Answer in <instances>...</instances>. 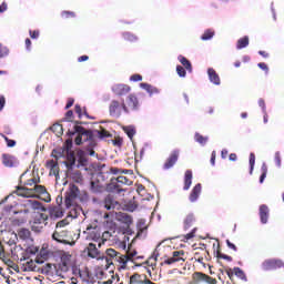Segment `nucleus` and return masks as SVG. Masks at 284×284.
Returning <instances> with one entry per match:
<instances>
[{
    "label": "nucleus",
    "instance_id": "f257e3e1",
    "mask_svg": "<svg viewBox=\"0 0 284 284\" xmlns=\"http://www.w3.org/2000/svg\"><path fill=\"white\" fill-rule=\"evenodd\" d=\"M80 121L75 122V126H74V132H71L70 134L74 135L78 134L74 143L75 145H81V143H89V145L87 146V151L89 152L90 156H94V148H97V139L94 135V132H92V130H88L83 126H81Z\"/></svg>",
    "mask_w": 284,
    "mask_h": 284
},
{
    "label": "nucleus",
    "instance_id": "f03ea898",
    "mask_svg": "<svg viewBox=\"0 0 284 284\" xmlns=\"http://www.w3.org/2000/svg\"><path fill=\"white\" fill-rule=\"evenodd\" d=\"M105 261L109 265H113L114 263H119L120 267L122 270H125L128 267L129 261H134V256H136V251H126V254H121L114 248H108L105 251Z\"/></svg>",
    "mask_w": 284,
    "mask_h": 284
},
{
    "label": "nucleus",
    "instance_id": "7ed1b4c3",
    "mask_svg": "<svg viewBox=\"0 0 284 284\" xmlns=\"http://www.w3.org/2000/svg\"><path fill=\"white\" fill-rule=\"evenodd\" d=\"M83 237L85 241H94L98 244V247H101L105 243V236H110V232H104L101 235V227L97 225H88L85 231H83Z\"/></svg>",
    "mask_w": 284,
    "mask_h": 284
},
{
    "label": "nucleus",
    "instance_id": "20e7f679",
    "mask_svg": "<svg viewBox=\"0 0 284 284\" xmlns=\"http://www.w3.org/2000/svg\"><path fill=\"white\" fill-rule=\"evenodd\" d=\"M123 185H132V180L125 175L112 178L110 183L106 184V192L121 194V192H125V190H123Z\"/></svg>",
    "mask_w": 284,
    "mask_h": 284
},
{
    "label": "nucleus",
    "instance_id": "39448f33",
    "mask_svg": "<svg viewBox=\"0 0 284 284\" xmlns=\"http://www.w3.org/2000/svg\"><path fill=\"white\" fill-rule=\"evenodd\" d=\"M52 240L62 245H74V236L68 229H55L52 234Z\"/></svg>",
    "mask_w": 284,
    "mask_h": 284
},
{
    "label": "nucleus",
    "instance_id": "423d86ee",
    "mask_svg": "<svg viewBox=\"0 0 284 284\" xmlns=\"http://www.w3.org/2000/svg\"><path fill=\"white\" fill-rule=\"evenodd\" d=\"M57 257L60 260L59 267L61 272H68L70 268L74 267L75 265L74 256L70 254V252L58 251Z\"/></svg>",
    "mask_w": 284,
    "mask_h": 284
},
{
    "label": "nucleus",
    "instance_id": "0eeeda50",
    "mask_svg": "<svg viewBox=\"0 0 284 284\" xmlns=\"http://www.w3.org/2000/svg\"><path fill=\"white\" fill-rule=\"evenodd\" d=\"M121 112H125L128 114L130 109L124 101L119 102L116 100H112L109 105V114L114 119H119L121 116Z\"/></svg>",
    "mask_w": 284,
    "mask_h": 284
},
{
    "label": "nucleus",
    "instance_id": "6e6552de",
    "mask_svg": "<svg viewBox=\"0 0 284 284\" xmlns=\"http://www.w3.org/2000/svg\"><path fill=\"white\" fill-rule=\"evenodd\" d=\"M79 186H77L75 184H70L69 191L67 192V196L64 200L65 207H72V204L79 197Z\"/></svg>",
    "mask_w": 284,
    "mask_h": 284
},
{
    "label": "nucleus",
    "instance_id": "1a4fd4ad",
    "mask_svg": "<svg viewBox=\"0 0 284 284\" xmlns=\"http://www.w3.org/2000/svg\"><path fill=\"white\" fill-rule=\"evenodd\" d=\"M281 267L284 268V263L283 261L276 258L265 260L262 263V270H264V272H270L272 270H281Z\"/></svg>",
    "mask_w": 284,
    "mask_h": 284
},
{
    "label": "nucleus",
    "instance_id": "9d476101",
    "mask_svg": "<svg viewBox=\"0 0 284 284\" xmlns=\"http://www.w3.org/2000/svg\"><path fill=\"white\" fill-rule=\"evenodd\" d=\"M185 251H174L171 257L163 261L162 265H174V263H185Z\"/></svg>",
    "mask_w": 284,
    "mask_h": 284
},
{
    "label": "nucleus",
    "instance_id": "9b49d317",
    "mask_svg": "<svg viewBox=\"0 0 284 284\" xmlns=\"http://www.w3.org/2000/svg\"><path fill=\"white\" fill-rule=\"evenodd\" d=\"M84 252H87V255L89 256V258H97V261L105 258L103 253L99 251V248L97 247V244L94 243H89Z\"/></svg>",
    "mask_w": 284,
    "mask_h": 284
},
{
    "label": "nucleus",
    "instance_id": "f8f14e48",
    "mask_svg": "<svg viewBox=\"0 0 284 284\" xmlns=\"http://www.w3.org/2000/svg\"><path fill=\"white\" fill-rule=\"evenodd\" d=\"M48 215L47 214H39L38 216H36L33 224H32V230L34 232H41V230H43L44 225H48Z\"/></svg>",
    "mask_w": 284,
    "mask_h": 284
},
{
    "label": "nucleus",
    "instance_id": "ddd939ff",
    "mask_svg": "<svg viewBox=\"0 0 284 284\" xmlns=\"http://www.w3.org/2000/svg\"><path fill=\"white\" fill-rule=\"evenodd\" d=\"M32 197L34 196H43V201L47 203L50 202V193H48V189L44 185H36L32 189Z\"/></svg>",
    "mask_w": 284,
    "mask_h": 284
},
{
    "label": "nucleus",
    "instance_id": "4468645a",
    "mask_svg": "<svg viewBox=\"0 0 284 284\" xmlns=\"http://www.w3.org/2000/svg\"><path fill=\"white\" fill-rule=\"evenodd\" d=\"M180 151L173 150L166 161L163 164V170H170L176 165V161H179Z\"/></svg>",
    "mask_w": 284,
    "mask_h": 284
},
{
    "label": "nucleus",
    "instance_id": "2eb2a0df",
    "mask_svg": "<svg viewBox=\"0 0 284 284\" xmlns=\"http://www.w3.org/2000/svg\"><path fill=\"white\" fill-rule=\"evenodd\" d=\"M131 90L128 84H114L112 87V92L115 93L116 97H125V94H130Z\"/></svg>",
    "mask_w": 284,
    "mask_h": 284
},
{
    "label": "nucleus",
    "instance_id": "dca6fc26",
    "mask_svg": "<svg viewBox=\"0 0 284 284\" xmlns=\"http://www.w3.org/2000/svg\"><path fill=\"white\" fill-rule=\"evenodd\" d=\"M19 161L14 155L3 153L2 154V164L4 168H16L18 165Z\"/></svg>",
    "mask_w": 284,
    "mask_h": 284
},
{
    "label": "nucleus",
    "instance_id": "f3484780",
    "mask_svg": "<svg viewBox=\"0 0 284 284\" xmlns=\"http://www.w3.org/2000/svg\"><path fill=\"white\" fill-rule=\"evenodd\" d=\"M103 203H104L105 210H119V207H121V204H119V201H116L112 195H106Z\"/></svg>",
    "mask_w": 284,
    "mask_h": 284
},
{
    "label": "nucleus",
    "instance_id": "a211bd4d",
    "mask_svg": "<svg viewBox=\"0 0 284 284\" xmlns=\"http://www.w3.org/2000/svg\"><path fill=\"white\" fill-rule=\"evenodd\" d=\"M45 168L50 170V176H55V179H59V162L54 160H48Z\"/></svg>",
    "mask_w": 284,
    "mask_h": 284
},
{
    "label": "nucleus",
    "instance_id": "6ab92c4d",
    "mask_svg": "<svg viewBox=\"0 0 284 284\" xmlns=\"http://www.w3.org/2000/svg\"><path fill=\"white\" fill-rule=\"evenodd\" d=\"M14 194H17V196H22L23 199H32V189L26 186H17Z\"/></svg>",
    "mask_w": 284,
    "mask_h": 284
},
{
    "label": "nucleus",
    "instance_id": "aec40b11",
    "mask_svg": "<svg viewBox=\"0 0 284 284\" xmlns=\"http://www.w3.org/2000/svg\"><path fill=\"white\" fill-rule=\"evenodd\" d=\"M268 219H270V207L265 204H262L260 206L261 223H263V225H265L267 223Z\"/></svg>",
    "mask_w": 284,
    "mask_h": 284
},
{
    "label": "nucleus",
    "instance_id": "412c9836",
    "mask_svg": "<svg viewBox=\"0 0 284 284\" xmlns=\"http://www.w3.org/2000/svg\"><path fill=\"white\" fill-rule=\"evenodd\" d=\"M148 281V275H141L139 273H134L129 281V284H145Z\"/></svg>",
    "mask_w": 284,
    "mask_h": 284
},
{
    "label": "nucleus",
    "instance_id": "4be33fe9",
    "mask_svg": "<svg viewBox=\"0 0 284 284\" xmlns=\"http://www.w3.org/2000/svg\"><path fill=\"white\" fill-rule=\"evenodd\" d=\"M207 74L211 83H214V85H221V78L219 77V73H216V70L210 68L207 70Z\"/></svg>",
    "mask_w": 284,
    "mask_h": 284
},
{
    "label": "nucleus",
    "instance_id": "5701e85b",
    "mask_svg": "<svg viewBox=\"0 0 284 284\" xmlns=\"http://www.w3.org/2000/svg\"><path fill=\"white\" fill-rule=\"evenodd\" d=\"M126 104H128L126 108H129V111L136 110L139 108V99L134 94H130L126 98Z\"/></svg>",
    "mask_w": 284,
    "mask_h": 284
},
{
    "label": "nucleus",
    "instance_id": "b1692460",
    "mask_svg": "<svg viewBox=\"0 0 284 284\" xmlns=\"http://www.w3.org/2000/svg\"><path fill=\"white\" fill-rule=\"evenodd\" d=\"M201 190H202V186H201V183H197L193 190L191 191V194L189 196V200L191 201V203H194L195 201L199 200V196L201 194Z\"/></svg>",
    "mask_w": 284,
    "mask_h": 284
},
{
    "label": "nucleus",
    "instance_id": "393cba45",
    "mask_svg": "<svg viewBox=\"0 0 284 284\" xmlns=\"http://www.w3.org/2000/svg\"><path fill=\"white\" fill-rule=\"evenodd\" d=\"M18 236L21 241H26V242L32 241V233L28 229H20L18 231Z\"/></svg>",
    "mask_w": 284,
    "mask_h": 284
},
{
    "label": "nucleus",
    "instance_id": "a878e982",
    "mask_svg": "<svg viewBox=\"0 0 284 284\" xmlns=\"http://www.w3.org/2000/svg\"><path fill=\"white\" fill-rule=\"evenodd\" d=\"M184 230H190V227H194V223H196V217L194 214H189L184 219Z\"/></svg>",
    "mask_w": 284,
    "mask_h": 284
},
{
    "label": "nucleus",
    "instance_id": "bb28decb",
    "mask_svg": "<svg viewBox=\"0 0 284 284\" xmlns=\"http://www.w3.org/2000/svg\"><path fill=\"white\" fill-rule=\"evenodd\" d=\"M192 186V170H186L184 173V186L183 190L187 191Z\"/></svg>",
    "mask_w": 284,
    "mask_h": 284
},
{
    "label": "nucleus",
    "instance_id": "cd10ccee",
    "mask_svg": "<svg viewBox=\"0 0 284 284\" xmlns=\"http://www.w3.org/2000/svg\"><path fill=\"white\" fill-rule=\"evenodd\" d=\"M250 45V37L245 36L237 40L236 49L243 50V48H247Z\"/></svg>",
    "mask_w": 284,
    "mask_h": 284
},
{
    "label": "nucleus",
    "instance_id": "c85d7f7f",
    "mask_svg": "<svg viewBox=\"0 0 284 284\" xmlns=\"http://www.w3.org/2000/svg\"><path fill=\"white\" fill-rule=\"evenodd\" d=\"M140 88H142V90H146L149 94H159V89H156V87H152L145 82L140 83Z\"/></svg>",
    "mask_w": 284,
    "mask_h": 284
},
{
    "label": "nucleus",
    "instance_id": "c756f323",
    "mask_svg": "<svg viewBox=\"0 0 284 284\" xmlns=\"http://www.w3.org/2000/svg\"><path fill=\"white\" fill-rule=\"evenodd\" d=\"M94 136H98V139H110V136H112V134H110V132L103 128H101L100 131H94Z\"/></svg>",
    "mask_w": 284,
    "mask_h": 284
},
{
    "label": "nucleus",
    "instance_id": "7c9ffc66",
    "mask_svg": "<svg viewBox=\"0 0 284 284\" xmlns=\"http://www.w3.org/2000/svg\"><path fill=\"white\" fill-rule=\"evenodd\" d=\"M179 61L185 68V70H187L189 72H192V62H190L187 58L180 55Z\"/></svg>",
    "mask_w": 284,
    "mask_h": 284
},
{
    "label": "nucleus",
    "instance_id": "2f4dec72",
    "mask_svg": "<svg viewBox=\"0 0 284 284\" xmlns=\"http://www.w3.org/2000/svg\"><path fill=\"white\" fill-rule=\"evenodd\" d=\"M51 132L55 134V136H61L63 134V125L55 123L50 128Z\"/></svg>",
    "mask_w": 284,
    "mask_h": 284
},
{
    "label": "nucleus",
    "instance_id": "473e14b6",
    "mask_svg": "<svg viewBox=\"0 0 284 284\" xmlns=\"http://www.w3.org/2000/svg\"><path fill=\"white\" fill-rule=\"evenodd\" d=\"M214 30L213 29H207L204 31V33L201 36L202 41H210V39L214 38Z\"/></svg>",
    "mask_w": 284,
    "mask_h": 284
},
{
    "label": "nucleus",
    "instance_id": "72a5a7b5",
    "mask_svg": "<svg viewBox=\"0 0 284 284\" xmlns=\"http://www.w3.org/2000/svg\"><path fill=\"white\" fill-rule=\"evenodd\" d=\"M233 272L234 275L237 276V278H241V281H247V276H245V272H243L241 267H234Z\"/></svg>",
    "mask_w": 284,
    "mask_h": 284
},
{
    "label": "nucleus",
    "instance_id": "f704fd0d",
    "mask_svg": "<svg viewBox=\"0 0 284 284\" xmlns=\"http://www.w3.org/2000/svg\"><path fill=\"white\" fill-rule=\"evenodd\" d=\"M196 143H200V145H205V143H207L209 138L207 136H203L201 133H195L194 136Z\"/></svg>",
    "mask_w": 284,
    "mask_h": 284
},
{
    "label": "nucleus",
    "instance_id": "c9c22d12",
    "mask_svg": "<svg viewBox=\"0 0 284 284\" xmlns=\"http://www.w3.org/2000/svg\"><path fill=\"white\" fill-rule=\"evenodd\" d=\"M120 221L123 222L125 225H132V216L126 213L120 214Z\"/></svg>",
    "mask_w": 284,
    "mask_h": 284
},
{
    "label": "nucleus",
    "instance_id": "e433bc0d",
    "mask_svg": "<svg viewBox=\"0 0 284 284\" xmlns=\"http://www.w3.org/2000/svg\"><path fill=\"white\" fill-rule=\"evenodd\" d=\"M38 183H41V178L39 176L29 179L23 185H29V187H32L33 185V187H36Z\"/></svg>",
    "mask_w": 284,
    "mask_h": 284
},
{
    "label": "nucleus",
    "instance_id": "4c0bfd02",
    "mask_svg": "<svg viewBox=\"0 0 284 284\" xmlns=\"http://www.w3.org/2000/svg\"><path fill=\"white\" fill-rule=\"evenodd\" d=\"M123 131L129 139H134V134H136V130L133 126H124Z\"/></svg>",
    "mask_w": 284,
    "mask_h": 284
},
{
    "label": "nucleus",
    "instance_id": "58836bf2",
    "mask_svg": "<svg viewBox=\"0 0 284 284\" xmlns=\"http://www.w3.org/2000/svg\"><path fill=\"white\" fill-rule=\"evenodd\" d=\"M122 37H123L124 41H131V42L139 41V38L130 32H124L122 34Z\"/></svg>",
    "mask_w": 284,
    "mask_h": 284
},
{
    "label": "nucleus",
    "instance_id": "ea45409f",
    "mask_svg": "<svg viewBox=\"0 0 284 284\" xmlns=\"http://www.w3.org/2000/svg\"><path fill=\"white\" fill-rule=\"evenodd\" d=\"M9 274H12V270L13 272H17V274H19L21 271L19 268V264L14 263V262H10L9 267L7 268Z\"/></svg>",
    "mask_w": 284,
    "mask_h": 284
},
{
    "label": "nucleus",
    "instance_id": "a19ab883",
    "mask_svg": "<svg viewBox=\"0 0 284 284\" xmlns=\"http://www.w3.org/2000/svg\"><path fill=\"white\" fill-rule=\"evenodd\" d=\"M248 163H250V174H252L254 172V164L256 163V155L254 153H250V160H248Z\"/></svg>",
    "mask_w": 284,
    "mask_h": 284
},
{
    "label": "nucleus",
    "instance_id": "79ce46f5",
    "mask_svg": "<svg viewBox=\"0 0 284 284\" xmlns=\"http://www.w3.org/2000/svg\"><path fill=\"white\" fill-rule=\"evenodd\" d=\"M0 136H2V139H4L8 148H14V145H17V141L9 139L8 136H6V134L0 133Z\"/></svg>",
    "mask_w": 284,
    "mask_h": 284
},
{
    "label": "nucleus",
    "instance_id": "37998d69",
    "mask_svg": "<svg viewBox=\"0 0 284 284\" xmlns=\"http://www.w3.org/2000/svg\"><path fill=\"white\" fill-rule=\"evenodd\" d=\"M61 17L62 19H74V17H77V13H74L73 11H62Z\"/></svg>",
    "mask_w": 284,
    "mask_h": 284
},
{
    "label": "nucleus",
    "instance_id": "c03bdc74",
    "mask_svg": "<svg viewBox=\"0 0 284 284\" xmlns=\"http://www.w3.org/2000/svg\"><path fill=\"white\" fill-rule=\"evenodd\" d=\"M8 54H10L8 47H3V44L0 43V59L8 57Z\"/></svg>",
    "mask_w": 284,
    "mask_h": 284
},
{
    "label": "nucleus",
    "instance_id": "a18cd8bd",
    "mask_svg": "<svg viewBox=\"0 0 284 284\" xmlns=\"http://www.w3.org/2000/svg\"><path fill=\"white\" fill-rule=\"evenodd\" d=\"M39 255L43 261H48V258H50V251H48V248H41Z\"/></svg>",
    "mask_w": 284,
    "mask_h": 284
},
{
    "label": "nucleus",
    "instance_id": "49530a36",
    "mask_svg": "<svg viewBox=\"0 0 284 284\" xmlns=\"http://www.w3.org/2000/svg\"><path fill=\"white\" fill-rule=\"evenodd\" d=\"M52 216H55V219H61L63 216V210L61 207L53 209Z\"/></svg>",
    "mask_w": 284,
    "mask_h": 284
},
{
    "label": "nucleus",
    "instance_id": "de8ad7c7",
    "mask_svg": "<svg viewBox=\"0 0 284 284\" xmlns=\"http://www.w3.org/2000/svg\"><path fill=\"white\" fill-rule=\"evenodd\" d=\"M68 225V220H61L57 223L55 230H65Z\"/></svg>",
    "mask_w": 284,
    "mask_h": 284
},
{
    "label": "nucleus",
    "instance_id": "09e8293b",
    "mask_svg": "<svg viewBox=\"0 0 284 284\" xmlns=\"http://www.w3.org/2000/svg\"><path fill=\"white\" fill-rule=\"evenodd\" d=\"M216 256H217L219 258H223L224 261L232 262V256L225 255V254L221 253L220 250L216 251Z\"/></svg>",
    "mask_w": 284,
    "mask_h": 284
},
{
    "label": "nucleus",
    "instance_id": "8fccbe9b",
    "mask_svg": "<svg viewBox=\"0 0 284 284\" xmlns=\"http://www.w3.org/2000/svg\"><path fill=\"white\" fill-rule=\"evenodd\" d=\"M196 236V227L192 229V231L184 235V239L186 241H190L191 239H194Z\"/></svg>",
    "mask_w": 284,
    "mask_h": 284
},
{
    "label": "nucleus",
    "instance_id": "3c124183",
    "mask_svg": "<svg viewBox=\"0 0 284 284\" xmlns=\"http://www.w3.org/2000/svg\"><path fill=\"white\" fill-rule=\"evenodd\" d=\"M27 252L28 254H37L39 252V246H34V245L28 246Z\"/></svg>",
    "mask_w": 284,
    "mask_h": 284
},
{
    "label": "nucleus",
    "instance_id": "603ef678",
    "mask_svg": "<svg viewBox=\"0 0 284 284\" xmlns=\"http://www.w3.org/2000/svg\"><path fill=\"white\" fill-rule=\"evenodd\" d=\"M176 72L179 77H185V74H187V72L185 71V68H183L182 65L176 67Z\"/></svg>",
    "mask_w": 284,
    "mask_h": 284
},
{
    "label": "nucleus",
    "instance_id": "864d4df0",
    "mask_svg": "<svg viewBox=\"0 0 284 284\" xmlns=\"http://www.w3.org/2000/svg\"><path fill=\"white\" fill-rule=\"evenodd\" d=\"M225 274L229 276L230 281H234V270L227 267L225 268Z\"/></svg>",
    "mask_w": 284,
    "mask_h": 284
},
{
    "label": "nucleus",
    "instance_id": "5fc2aeb1",
    "mask_svg": "<svg viewBox=\"0 0 284 284\" xmlns=\"http://www.w3.org/2000/svg\"><path fill=\"white\" fill-rule=\"evenodd\" d=\"M130 81H134V82L143 81V75H141V74H133V75H131Z\"/></svg>",
    "mask_w": 284,
    "mask_h": 284
},
{
    "label": "nucleus",
    "instance_id": "6e6d98bb",
    "mask_svg": "<svg viewBox=\"0 0 284 284\" xmlns=\"http://www.w3.org/2000/svg\"><path fill=\"white\" fill-rule=\"evenodd\" d=\"M75 114H78L79 119L83 116V109H81L80 104H75Z\"/></svg>",
    "mask_w": 284,
    "mask_h": 284
},
{
    "label": "nucleus",
    "instance_id": "4d7b16f0",
    "mask_svg": "<svg viewBox=\"0 0 284 284\" xmlns=\"http://www.w3.org/2000/svg\"><path fill=\"white\" fill-rule=\"evenodd\" d=\"M194 258H195V261H197V263H203V261H204L203 255H201V253H199V251L195 252Z\"/></svg>",
    "mask_w": 284,
    "mask_h": 284
},
{
    "label": "nucleus",
    "instance_id": "13d9d810",
    "mask_svg": "<svg viewBox=\"0 0 284 284\" xmlns=\"http://www.w3.org/2000/svg\"><path fill=\"white\" fill-rule=\"evenodd\" d=\"M31 39H37L40 34L39 30H29Z\"/></svg>",
    "mask_w": 284,
    "mask_h": 284
},
{
    "label": "nucleus",
    "instance_id": "bf43d9fd",
    "mask_svg": "<svg viewBox=\"0 0 284 284\" xmlns=\"http://www.w3.org/2000/svg\"><path fill=\"white\" fill-rule=\"evenodd\" d=\"M275 164L277 168H281V153L276 152L274 158Z\"/></svg>",
    "mask_w": 284,
    "mask_h": 284
},
{
    "label": "nucleus",
    "instance_id": "052dcab7",
    "mask_svg": "<svg viewBox=\"0 0 284 284\" xmlns=\"http://www.w3.org/2000/svg\"><path fill=\"white\" fill-rule=\"evenodd\" d=\"M72 105H74V98H69L67 105H65V110H70V108H72Z\"/></svg>",
    "mask_w": 284,
    "mask_h": 284
},
{
    "label": "nucleus",
    "instance_id": "680f3d73",
    "mask_svg": "<svg viewBox=\"0 0 284 284\" xmlns=\"http://www.w3.org/2000/svg\"><path fill=\"white\" fill-rule=\"evenodd\" d=\"M74 118V112L72 110H69L67 113H65V119L68 121H72V119Z\"/></svg>",
    "mask_w": 284,
    "mask_h": 284
},
{
    "label": "nucleus",
    "instance_id": "e2e57ef3",
    "mask_svg": "<svg viewBox=\"0 0 284 284\" xmlns=\"http://www.w3.org/2000/svg\"><path fill=\"white\" fill-rule=\"evenodd\" d=\"M6 108V97L0 95V112Z\"/></svg>",
    "mask_w": 284,
    "mask_h": 284
},
{
    "label": "nucleus",
    "instance_id": "0e129e2a",
    "mask_svg": "<svg viewBox=\"0 0 284 284\" xmlns=\"http://www.w3.org/2000/svg\"><path fill=\"white\" fill-rule=\"evenodd\" d=\"M211 164L216 165V151H212L211 153Z\"/></svg>",
    "mask_w": 284,
    "mask_h": 284
},
{
    "label": "nucleus",
    "instance_id": "69168bd1",
    "mask_svg": "<svg viewBox=\"0 0 284 284\" xmlns=\"http://www.w3.org/2000/svg\"><path fill=\"white\" fill-rule=\"evenodd\" d=\"M257 65L261 70H264V72H268L270 70V68H267V64H265V62H260Z\"/></svg>",
    "mask_w": 284,
    "mask_h": 284
},
{
    "label": "nucleus",
    "instance_id": "338daca9",
    "mask_svg": "<svg viewBox=\"0 0 284 284\" xmlns=\"http://www.w3.org/2000/svg\"><path fill=\"white\" fill-rule=\"evenodd\" d=\"M226 245L230 250H233L234 252L237 251L236 245H234V243L230 242V240H226Z\"/></svg>",
    "mask_w": 284,
    "mask_h": 284
},
{
    "label": "nucleus",
    "instance_id": "774afa93",
    "mask_svg": "<svg viewBox=\"0 0 284 284\" xmlns=\"http://www.w3.org/2000/svg\"><path fill=\"white\" fill-rule=\"evenodd\" d=\"M6 10H8V3L2 2L0 6V14H2V12H6Z\"/></svg>",
    "mask_w": 284,
    "mask_h": 284
}]
</instances>
